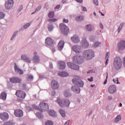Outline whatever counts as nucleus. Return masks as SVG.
I'll return each instance as SVG.
<instances>
[{"label": "nucleus", "mask_w": 125, "mask_h": 125, "mask_svg": "<svg viewBox=\"0 0 125 125\" xmlns=\"http://www.w3.org/2000/svg\"><path fill=\"white\" fill-rule=\"evenodd\" d=\"M85 29L88 31H92V27L91 25L90 24H87L85 26Z\"/></svg>", "instance_id": "33"}, {"label": "nucleus", "mask_w": 125, "mask_h": 125, "mask_svg": "<svg viewBox=\"0 0 125 125\" xmlns=\"http://www.w3.org/2000/svg\"><path fill=\"white\" fill-rule=\"evenodd\" d=\"M59 112H60V113H61V115H62V117H65L66 116L65 112L63 110L61 109H60Z\"/></svg>", "instance_id": "31"}, {"label": "nucleus", "mask_w": 125, "mask_h": 125, "mask_svg": "<svg viewBox=\"0 0 125 125\" xmlns=\"http://www.w3.org/2000/svg\"><path fill=\"white\" fill-rule=\"evenodd\" d=\"M76 1H77V2L82 3L83 2V0H76Z\"/></svg>", "instance_id": "60"}, {"label": "nucleus", "mask_w": 125, "mask_h": 125, "mask_svg": "<svg viewBox=\"0 0 125 125\" xmlns=\"http://www.w3.org/2000/svg\"><path fill=\"white\" fill-rule=\"evenodd\" d=\"M83 62L82 57L80 55H75L73 58V62L77 64H81Z\"/></svg>", "instance_id": "8"}, {"label": "nucleus", "mask_w": 125, "mask_h": 125, "mask_svg": "<svg viewBox=\"0 0 125 125\" xmlns=\"http://www.w3.org/2000/svg\"><path fill=\"white\" fill-rule=\"evenodd\" d=\"M88 80L89 82H93V77H91L90 79H88Z\"/></svg>", "instance_id": "55"}, {"label": "nucleus", "mask_w": 125, "mask_h": 125, "mask_svg": "<svg viewBox=\"0 0 125 125\" xmlns=\"http://www.w3.org/2000/svg\"><path fill=\"white\" fill-rule=\"evenodd\" d=\"M17 34V32H15V33L13 34V35L11 37V41H12L14 39L15 37L16 36Z\"/></svg>", "instance_id": "50"}, {"label": "nucleus", "mask_w": 125, "mask_h": 125, "mask_svg": "<svg viewBox=\"0 0 125 125\" xmlns=\"http://www.w3.org/2000/svg\"><path fill=\"white\" fill-rule=\"evenodd\" d=\"M0 118L2 120L4 121H7L9 118V115L6 112H3V113L1 114Z\"/></svg>", "instance_id": "16"}, {"label": "nucleus", "mask_w": 125, "mask_h": 125, "mask_svg": "<svg viewBox=\"0 0 125 125\" xmlns=\"http://www.w3.org/2000/svg\"><path fill=\"white\" fill-rule=\"evenodd\" d=\"M59 65H60V69L63 70L66 67V64L64 62H59Z\"/></svg>", "instance_id": "23"}, {"label": "nucleus", "mask_w": 125, "mask_h": 125, "mask_svg": "<svg viewBox=\"0 0 125 125\" xmlns=\"http://www.w3.org/2000/svg\"><path fill=\"white\" fill-rule=\"evenodd\" d=\"M36 116L39 118H43V115H42L41 113L37 112L36 113Z\"/></svg>", "instance_id": "40"}, {"label": "nucleus", "mask_w": 125, "mask_h": 125, "mask_svg": "<svg viewBox=\"0 0 125 125\" xmlns=\"http://www.w3.org/2000/svg\"><path fill=\"white\" fill-rule=\"evenodd\" d=\"M99 12H100V13H101V15H102V16H104V14H103L102 12L99 11Z\"/></svg>", "instance_id": "61"}, {"label": "nucleus", "mask_w": 125, "mask_h": 125, "mask_svg": "<svg viewBox=\"0 0 125 125\" xmlns=\"http://www.w3.org/2000/svg\"><path fill=\"white\" fill-rule=\"evenodd\" d=\"M119 104H120L119 105L120 107H122V106H123V104H122V103H120Z\"/></svg>", "instance_id": "62"}, {"label": "nucleus", "mask_w": 125, "mask_h": 125, "mask_svg": "<svg viewBox=\"0 0 125 125\" xmlns=\"http://www.w3.org/2000/svg\"><path fill=\"white\" fill-rule=\"evenodd\" d=\"M48 113L52 117H56L57 116L56 113L53 110H50Z\"/></svg>", "instance_id": "29"}, {"label": "nucleus", "mask_w": 125, "mask_h": 125, "mask_svg": "<svg viewBox=\"0 0 125 125\" xmlns=\"http://www.w3.org/2000/svg\"><path fill=\"white\" fill-rule=\"evenodd\" d=\"M67 64L68 66L71 69L74 70H79L80 69L78 65H76V64H74V63H72V62H67Z\"/></svg>", "instance_id": "12"}, {"label": "nucleus", "mask_w": 125, "mask_h": 125, "mask_svg": "<svg viewBox=\"0 0 125 125\" xmlns=\"http://www.w3.org/2000/svg\"><path fill=\"white\" fill-rule=\"evenodd\" d=\"M52 51H53V52H55V48L52 49Z\"/></svg>", "instance_id": "63"}, {"label": "nucleus", "mask_w": 125, "mask_h": 125, "mask_svg": "<svg viewBox=\"0 0 125 125\" xmlns=\"http://www.w3.org/2000/svg\"><path fill=\"white\" fill-rule=\"evenodd\" d=\"M6 96H7L6 93L4 92H3L1 93L0 95V97L1 99L5 100L6 99Z\"/></svg>", "instance_id": "26"}, {"label": "nucleus", "mask_w": 125, "mask_h": 125, "mask_svg": "<svg viewBox=\"0 0 125 125\" xmlns=\"http://www.w3.org/2000/svg\"><path fill=\"white\" fill-rule=\"evenodd\" d=\"M123 26H124V24L121 23L118 28V33H120V32H121V30H122V29H123Z\"/></svg>", "instance_id": "38"}, {"label": "nucleus", "mask_w": 125, "mask_h": 125, "mask_svg": "<svg viewBox=\"0 0 125 125\" xmlns=\"http://www.w3.org/2000/svg\"><path fill=\"white\" fill-rule=\"evenodd\" d=\"M63 95L65 97H70L71 96V95L69 92V90H66L65 91H64V93H63Z\"/></svg>", "instance_id": "30"}, {"label": "nucleus", "mask_w": 125, "mask_h": 125, "mask_svg": "<svg viewBox=\"0 0 125 125\" xmlns=\"http://www.w3.org/2000/svg\"><path fill=\"white\" fill-rule=\"evenodd\" d=\"M93 2L95 5H99V1L98 0H94Z\"/></svg>", "instance_id": "49"}, {"label": "nucleus", "mask_w": 125, "mask_h": 125, "mask_svg": "<svg viewBox=\"0 0 125 125\" xmlns=\"http://www.w3.org/2000/svg\"><path fill=\"white\" fill-rule=\"evenodd\" d=\"M101 44V42H96L94 44H93V47H98Z\"/></svg>", "instance_id": "36"}, {"label": "nucleus", "mask_w": 125, "mask_h": 125, "mask_svg": "<svg viewBox=\"0 0 125 125\" xmlns=\"http://www.w3.org/2000/svg\"><path fill=\"white\" fill-rule=\"evenodd\" d=\"M48 21L50 22H55L57 21V19L54 18V19H50L48 20Z\"/></svg>", "instance_id": "35"}, {"label": "nucleus", "mask_w": 125, "mask_h": 125, "mask_svg": "<svg viewBox=\"0 0 125 125\" xmlns=\"http://www.w3.org/2000/svg\"><path fill=\"white\" fill-rule=\"evenodd\" d=\"M5 15L3 13L0 12V20H2L4 18Z\"/></svg>", "instance_id": "39"}, {"label": "nucleus", "mask_w": 125, "mask_h": 125, "mask_svg": "<svg viewBox=\"0 0 125 125\" xmlns=\"http://www.w3.org/2000/svg\"><path fill=\"white\" fill-rule=\"evenodd\" d=\"M33 61L34 63H38L40 61V57L37 52H34Z\"/></svg>", "instance_id": "11"}, {"label": "nucleus", "mask_w": 125, "mask_h": 125, "mask_svg": "<svg viewBox=\"0 0 125 125\" xmlns=\"http://www.w3.org/2000/svg\"><path fill=\"white\" fill-rule=\"evenodd\" d=\"M61 5H58L56 7H55V10H58L60 8Z\"/></svg>", "instance_id": "52"}, {"label": "nucleus", "mask_w": 125, "mask_h": 125, "mask_svg": "<svg viewBox=\"0 0 125 125\" xmlns=\"http://www.w3.org/2000/svg\"><path fill=\"white\" fill-rule=\"evenodd\" d=\"M16 95L18 97V100L19 102H21L23 99H25L26 94L22 90H18L16 91Z\"/></svg>", "instance_id": "6"}, {"label": "nucleus", "mask_w": 125, "mask_h": 125, "mask_svg": "<svg viewBox=\"0 0 125 125\" xmlns=\"http://www.w3.org/2000/svg\"><path fill=\"white\" fill-rule=\"evenodd\" d=\"M33 79V77L32 75H29L28 76V81H32Z\"/></svg>", "instance_id": "47"}, {"label": "nucleus", "mask_w": 125, "mask_h": 125, "mask_svg": "<svg viewBox=\"0 0 125 125\" xmlns=\"http://www.w3.org/2000/svg\"><path fill=\"white\" fill-rule=\"evenodd\" d=\"M72 83L75 85L72 86V91L75 92L76 93L79 94L80 93L81 89L78 87H83L84 86V83L80 79H73L72 80Z\"/></svg>", "instance_id": "1"}, {"label": "nucleus", "mask_w": 125, "mask_h": 125, "mask_svg": "<svg viewBox=\"0 0 125 125\" xmlns=\"http://www.w3.org/2000/svg\"><path fill=\"white\" fill-rule=\"evenodd\" d=\"M113 81L115 83H117V84H120V83H119V79L118 78L114 79Z\"/></svg>", "instance_id": "41"}, {"label": "nucleus", "mask_w": 125, "mask_h": 125, "mask_svg": "<svg viewBox=\"0 0 125 125\" xmlns=\"http://www.w3.org/2000/svg\"><path fill=\"white\" fill-rule=\"evenodd\" d=\"M48 17L49 18H53L54 17V12L53 11H50L48 14Z\"/></svg>", "instance_id": "34"}, {"label": "nucleus", "mask_w": 125, "mask_h": 125, "mask_svg": "<svg viewBox=\"0 0 125 125\" xmlns=\"http://www.w3.org/2000/svg\"><path fill=\"white\" fill-rule=\"evenodd\" d=\"M108 73H106V80H105V81L104 83V84H106L107 83V79H108Z\"/></svg>", "instance_id": "46"}, {"label": "nucleus", "mask_w": 125, "mask_h": 125, "mask_svg": "<svg viewBox=\"0 0 125 125\" xmlns=\"http://www.w3.org/2000/svg\"><path fill=\"white\" fill-rule=\"evenodd\" d=\"M56 102L61 107H68L69 106V104H70V102L69 101L67 100H61L60 98H58L57 99V101H56Z\"/></svg>", "instance_id": "5"}, {"label": "nucleus", "mask_w": 125, "mask_h": 125, "mask_svg": "<svg viewBox=\"0 0 125 125\" xmlns=\"http://www.w3.org/2000/svg\"><path fill=\"white\" fill-rule=\"evenodd\" d=\"M10 81L14 83H21L22 80L21 78H18V77H13L10 79Z\"/></svg>", "instance_id": "10"}, {"label": "nucleus", "mask_w": 125, "mask_h": 125, "mask_svg": "<svg viewBox=\"0 0 125 125\" xmlns=\"http://www.w3.org/2000/svg\"><path fill=\"white\" fill-rule=\"evenodd\" d=\"M24 61L28 63H30L31 62V60H30V59L28 57H27L26 59L24 60Z\"/></svg>", "instance_id": "48"}, {"label": "nucleus", "mask_w": 125, "mask_h": 125, "mask_svg": "<svg viewBox=\"0 0 125 125\" xmlns=\"http://www.w3.org/2000/svg\"><path fill=\"white\" fill-rule=\"evenodd\" d=\"M49 67L50 68L52 69L53 68L52 63H50L49 64Z\"/></svg>", "instance_id": "59"}, {"label": "nucleus", "mask_w": 125, "mask_h": 125, "mask_svg": "<svg viewBox=\"0 0 125 125\" xmlns=\"http://www.w3.org/2000/svg\"><path fill=\"white\" fill-rule=\"evenodd\" d=\"M123 64V62L122 61V59L119 57H116L114 59L113 62V66L116 69H120L122 68V64Z\"/></svg>", "instance_id": "4"}, {"label": "nucleus", "mask_w": 125, "mask_h": 125, "mask_svg": "<svg viewBox=\"0 0 125 125\" xmlns=\"http://www.w3.org/2000/svg\"><path fill=\"white\" fill-rule=\"evenodd\" d=\"M121 120H122V117H121V115H119L116 117L115 122H118L119 121H121Z\"/></svg>", "instance_id": "32"}, {"label": "nucleus", "mask_w": 125, "mask_h": 125, "mask_svg": "<svg viewBox=\"0 0 125 125\" xmlns=\"http://www.w3.org/2000/svg\"><path fill=\"white\" fill-rule=\"evenodd\" d=\"M68 20L66 19H63V23H68Z\"/></svg>", "instance_id": "56"}, {"label": "nucleus", "mask_w": 125, "mask_h": 125, "mask_svg": "<svg viewBox=\"0 0 125 125\" xmlns=\"http://www.w3.org/2000/svg\"><path fill=\"white\" fill-rule=\"evenodd\" d=\"M51 86L53 89L56 90L59 88V84L57 81L53 80L51 83Z\"/></svg>", "instance_id": "13"}, {"label": "nucleus", "mask_w": 125, "mask_h": 125, "mask_svg": "<svg viewBox=\"0 0 125 125\" xmlns=\"http://www.w3.org/2000/svg\"><path fill=\"white\" fill-rule=\"evenodd\" d=\"M60 28L61 29V31H62V34L64 35H67L69 32L68 27L64 23H61V24H60Z\"/></svg>", "instance_id": "7"}, {"label": "nucleus", "mask_w": 125, "mask_h": 125, "mask_svg": "<svg viewBox=\"0 0 125 125\" xmlns=\"http://www.w3.org/2000/svg\"><path fill=\"white\" fill-rule=\"evenodd\" d=\"M15 70L16 72H18L20 75L23 74V71L18 67L17 64L15 65Z\"/></svg>", "instance_id": "24"}, {"label": "nucleus", "mask_w": 125, "mask_h": 125, "mask_svg": "<svg viewBox=\"0 0 125 125\" xmlns=\"http://www.w3.org/2000/svg\"><path fill=\"white\" fill-rule=\"evenodd\" d=\"M27 58V57L26 56V55L25 54H23L21 55V58L22 60H24L25 61V60H26V59Z\"/></svg>", "instance_id": "43"}, {"label": "nucleus", "mask_w": 125, "mask_h": 125, "mask_svg": "<svg viewBox=\"0 0 125 125\" xmlns=\"http://www.w3.org/2000/svg\"><path fill=\"white\" fill-rule=\"evenodd\" d=\"M64 44L65 42L63 41H60L59 42V44H58V48H59V50H62L64 47Z\"/></svg>", "instance_id": "22"}, {"label": "nucleus", "mask_w": 125, "mask_h": 125, "mask_svg": "<svg viewBox=\"0 0 125 125\" xmlns=\"http://www.w3.org/2000/svg\"><path fill=\"white\" fill-rule=\"evenodd\" d=\"M72 50L76 54H79L82 52V51L80 49V47L79 46H78V45L73 46H72Z\"/></svg>", "instance_id": "18"}, {"label": "nucleus", "mask_w": 125, "mask_h": 125, "mask_svg": "<svg viewBox=\"0 0 125 125\" xmlns=\"http://www.w3.org/2000/svg\"><path fill=\"white\" fill-rule=\"evenodd\" d=\"M3 125H14V124L11 122H5Z\"/></svg>", "instance_id": "45"}, {"label": "nucleus", "mask_w": 125, "mask_h": 125, "mask_svg": "<svg viewBox=\"0 0 125 125\" xmlns=\"http://www.w3.org/2000/svg\"><path fill=\"white\" fill-rule=\"evenodd\" d=\"M108 91L110 94H114L117 91L116 86L114 85H110L108 88Z\"/></svg>", "instance_id": "14"}, {"label": "nucleus", "mask_w": 125, "mask_h": 125, "mask_svg": "<svg viewBox=\"0 0 125 125\" xmlns=\"http://www.w3.org/2000/svg\"><path fill=\"white\" fill-rule=\"evenodd\" d=\"M123 64L124 66L125 67V57L123 58Z\"/></svg>", "instance_id": "57"}, {"label": "nucleus", "mask_w": 125, "mask_h": 125, "mask_svg": "<svg viewBox=\"0 0 125 125\" xmlns=\"http://www.w3.org/2000/svg\"><path fill=\"white\" fill-rule=\"evenodd\" d=\"M31 25V23H28L27 24H26L25 25H24L23 27L24 29H27L28 28L30 25Z\"/></svg>", "instance_id": "42"}, {"label": "nucleus", "mask_w": 125, "mask_h": 125, "mask_svg": "<svg viewBox=\"0 0 125 125\" xmlns=\"http://www.w3.org/2000/svg\"><path fill=\"white\" fill-rule=\"evenodd\" d=\"M41 9V6H39L36 9L35 12H37L40 11Z\"/></svg>", "instance_id": "51"}, {"label": "nucleus", "mask_w": 125, "mask_h": 125, "mask_svg": "<svg viewBox=\"0 0 125 125\" xmlns=\"http://www.w3.org/2000/svg\"><path fill=\"white\" fill-rule=\"evenodd\" d=\"M33 107L36 109H37L41 112H42L43 110H45L49 108L48 104L46 103L42 102L39 104V107L34 104L33 105Z\"/></svg>", "instance_id": "3"}, {"label": "nucleus", "mask_w": 125, "mask_h": 125, "mask_svg": "<svg viewBox=\"0 0 125 125\" xmlns=\"http://www.w3.org/2000/svg\"><path fill=\"white\" fill-rule=\"evenodd\" d=\"M53 125V122L50 120L47 121L45 123V125Z\"/></svg>", "instance_id": "37"}, {"label": "nucleus", "mask_w": 125, "mask_h": 125, "mask_svg": "<svg viewBox=\"0 0 125 125\" xmlns=\"http://www.w3.org/2000/svg\"><path fill=\"white\" fill-rule=\"evenodd\" d=\"M71 40L74 43H79L80 42V40L79 37L77 35H74L71 38Z\"/></svg>", "instance_id": "21"}, {"label": "nucleus", "mask_w": 125, "mask_h": 125, "mask_svg": "<svg viewBox=\"0 0 125 125\" xmlns=\"http://www.w3.org/2000/svg\"><path fill=\"white\" fill-rule=\"evenodd\" d=\"M54 28V26L52 25H50L48 26V29L49 31H52Z\"/></svg>", "instance_id": "44"}, {"label": "nucleus", "mask_w": 125, "mask_h": 125, "mask_svg": "<svg viewBox=\"0 0 125 125\" xmlns=\"http://www.w3.org/2000/svg\"><path fill=\"white\" fill-rule=\"evenodd\" d=\"M82 9H83V10L84 11V12H86L87 11V9L85 7H84L83 6L82 7Z\"/></svg>", "instance_id": "53"}, {"label": "nucleus", "mask_w": 125, "mask_h": 125, "mask_svg": "<svg viewBox=\"0 0 125 125\" xmlns=\"http://www.w3.org/2000/svg\"><path fill=\"white\" fill-rule=\"evenodd\" d=\"M59 75H60L61 77H65L68 76L69 74L65 72V71H63L62 72H60L59 73Z\"/></svg>", "instance_id": "27"}, {"label": "nucleus", "mask_w": 125, "mask_h": 125, "mask_svg": "<svg viewBox=\"0 0 125 125\" xmlns=\"http://www.w3.org/2000/svg\"><path fill=\"white\" fill-rule=\"evenodd\" d=\"M110 56V52H108L106 54L105 56V59H106V62H105V65H107L108 64V62H109V58Z\"/></svg>", "instance_id": "25"}, {"label": "nucleus", "mask_w": 125, "mask_h": 125, "mask_svg": "<svg viewBox=\"0 0 125 125\" xmlns=\"http://www.w3.org/2000/svg\"><path fill=\"white\" fill-rule=\"evenodd\" d=\"M81 44L82 47L86 48L89 46V43L87 42L86 38H83L81 41Z\"/></svg>", "instance_id": "17"}, {"label": "nucleus", "mask_w": 125, "mask_h": 125, "mask_svg": "<svg viewBox=\"0 0 125 125\" xmlns=\"http://www.w3.org/2000/svg\"><path fill=\"white\" fill-rule=\"evenodd\" d=\"M118 48L119 50H124L125 49V41H121L118 43Z\"/></svg>", "instance_id": "15"}, {"label": "nucleus", "mask_w": 125, "mask_h": 125, "mask_svg": "<svg viewBox=\"0 0 125 125\" xmlns=\"http://www.w3.org/2000/svg\"><path fill=\"white\" fill-rule=\"evenodd\" d=\"M84 19V17L82 16H78L76 18V21H83Z\"/></svg>", "instance_id": "28"}, {"label": "nucleus", "mask_w": 125, "mask_h": 125, "mask_svg": "<svg viewBox=\"0 0 125 125\" xmlns=\"http://www.w3.org/2000/svg\"><path fill=\"white\" fill-rule=\"evenodd\" d=\"M91 87H95V85H91L90 86Z\"/></svg>", "instance_id": "64"}, {"label": "nucleus", "mask_w": 125, "mask_h": 125, "mask_svg": "<svg viewBox=\"0 0 125 125\" xmlns=\"http://www.w3.org/2000/svg\"><path fill=\"white\" fill-rule=\"evenodd\" d=\"M100 27L102 29H104V25L102 23L100 24Z\"/></svg>", "instance_id": "54"}, {"label": "nucleus", "mask_w": 125, "mask_h": 125, "mask_svg": "<svg viewBox=\"0 0 125 125\" xmlns=\"http://www.w3.org/2000/svg\"><path fill=\"white\" fill-rule=\"evenodd\" d=\"M70 123V121L68 120L67 122H65V124L64 125H68Z\"/></svg>", "instance_id": "58"}, {"label": "nucleus", "mask_w": 125, "mask_h": 125, "mask_svg": "<svg viewBox=\"0 0 125 125\" xmlns=\"http://www.w3.org/2000/svg\"><path fill=\"white\" fill-rule=\"evenodd\" d=\"M14 114L17 117H21L23 116V113L21 110L17 109L15 111Z\"/></svg>", "instance_id": "19"}, {"label": "nucleus", "mask_w": 125, "mask_h": 125, "mask_svg": "<svg viewBox=\"0 0 125 125\" xmlns=\"http://www.w3.org/2000/svg\"><path fill=\"white\" fill-rule=\"evenodd\" d=\"M83 57L87 60H90L94 57V52L92 49H88L83 52Z\"/></svg>", "instance_id": "2"}, {"label": "nucleus", "mask_w": 125, "mask_h": 125, "mask_svg": "<svg viewBox=\"0 0 125 125\" xmlns=\"http://www.w3.org/2000/svg\"><path fill=\"white\" fill-rule=\"evenodd\" d=\"M46 44H47L48 45L50 46H52L53 45V41L52 39L49 37H47L46 40Z\"/></svg>", "instance_id": "20"}, {"label": "nucleus", "mask_w": 125, "mask_h": 125, "mask_svg": "<svg viewBox=\"0 0 125 125\" xmlns=\"http://www.w3.org/2000/svg\"><path fill=\"white\" fill-rule=\"evenodd\" d=\"M14 4V1L13 0H8L7 2H5V7L6 9L9 10L11 9Z\"/></svg>", "instance_id": "9"}]
</instances>
